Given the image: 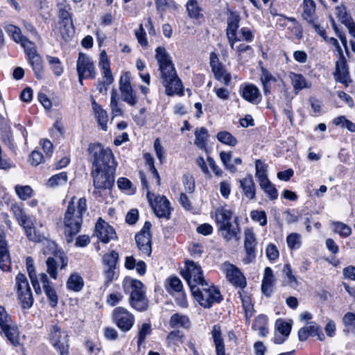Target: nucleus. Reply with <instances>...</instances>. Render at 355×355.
Instances as JSON below:
<instances>
[{
	"label": "nucleus",
	"mask_w": 355,
	"mask_h": 355,
	"mask_svg": "<svg viewBox=\"0 0 355 355\" xmlns=\"http://www.w3.org/2000/svg\"><path fill=\"white\" fill-rule=\"evenodd\" d=\"M216 138L220 142L232 147L235 146L238 144L236 138L227 131L218 132Z\"/></svg>",
	"instance_id": "45"
},
{
	"label": "nucleus",
	"mask_w": 355,
	"mask_h": 355,
	"mask_svg": "<svg viewBox=\"0 0 355 355\" xmlns=\"http://www.w3.org/2000/svg\"><path fill=\"white\" fill-rule=\"evenodd\" d=\"M68 181L67 172H61L51 176L47 181L46 185L49 188H55L64 186Z\"/></svg>",
	"instance_id": "41"
},
{
	"label": "nucleus",
	"mask_w": 355,
	"mask_h": 355,
	"mask_svg": "<svg viewBox=\"0 0 355 355\" xmlns=\"http://www.w3.org/2000/svg\"><path fill=\"white\" fill-rule=\"evenodd\" d=\"M241 19V16L238 12L234 11L229 12L227 17V28L225 32L232 49H234V44L236 42L245 40L250 42L254 40V35L248 27L241 28L239 31L241 35H237L236 31L239 27Z\"/></svg>",
	"instance_id": "4"
},
{
	"label": "nucleus",
	"mask_w": 355,
	"mask_h": 355,
	"mask_svg": "<svg viewBox=\"0 0 355 355\" xmlns=\"http://www.w3.org/2000/svg\"><path fill=\"white\" fill-rule=\"evenodd\" d=\"M125 267L128 270L136 269L137 273L144 275L146 271V265L144 261H139L136 262V259L132 256L126 257L125 260Z\"/></svg>",
	"instance_id": "40"
},
{
	"label": "nucleus",
	"mask_w": 355,
	"mask_h": 355,
	"mask_svg": "<svg viewBox=\"0 0 355 355\" xmlns=\"http://www.w3.org/2000/svg\"><path fill=\"white\" fill-rule=\"evenodd\" d=\"M98 67L107 83L112 84L114 81V78L110 69V62L105 51H102L100 53Z\"/></svg>",
	"instance_id": "24"
},
{
	"label": "nucleus",
	"mask_w": 355,
	"mask_h": 355,
	"mask_svg": "<svg viewBox=\"0 0 355 355\" xmlns=\"http://www.w3.org/2000/svg\"><path fill=\"white\" fill-rule=\"evenodd\" d=\"M220 158L227 170L230 171L231 173H235L236 171V168L232 164V155L231 152H220Z\"/></svg>",
	"instance_id": "56"
},
{
	"label": "nucleus",
	"mask_w": 355,
	"mask_h": 355,
	"mask_svg": "<svg viewBox=\"0 0 355 355\" xmlns=\"http://www.w3.org/2000/svg\"><path fill=\"white\" fill-rule=\"evenodd\" d=\"M88 152L92 161V175L96 189H109L114 182L117 165L112 150L99 144L89 146Z\"/></svg>",
	"instance_id": "1"
},
{
	"label": "nucleus",
	"mask_w": 355,
	"mask_h": 355,
	"mask_svg": "<svg viewBox=\"0 0 355 355\" xmlns=\"http://www.w3.org/2000/svg\"><path fill=\"white\" fill-rule=\"evenodd\" d=\"M333 123L335 125L339 126L342 128H346L352 132H355V123L349 120H347L344 116L336 117L333 120Z\"/></svg>",
	"instance_id": "52"
},
{
	"label": "nucleus",
	"mask_w": 355,
	"mask_h": 355,
	"mask_svg": "<svg viewBox=\"0 0 355 355\" xmlns=\"http://www.w3.org/2000/svg\"><path fill=\"white\" fill-rule=\"evenodd\" d=\"M119 90L121 99L130 106H135L138 103V96L136 91L132 87L130 83V73L124 72L119 80Z\"/></svg>",
	"instance_id": "13"
},
{
	"label": "nucleus",
	"mask_w": 355,
	"mask_h": 355,
	"mask_svg": "<svg viewBox=\"0 0 355 355\" xmlns=\"http://www.w3.org/2000/svg\"><path fill=\"white\" fill-rule=\"evenodd\" d=\"M333 229L336 233H338L343 237H347L352 234V228L341 222H334L333 223Z\"/></svg>",
	"instance_id": "60"
},
{
	"label": "nucleus",
	"mask_w": 355,
	"mask_h": 355,
	"mask_svg": "<svg viewBox=\"0 0 355 355\" xmlns=\"http://www.w3.org/2000/svg\"><path fill=\"white\" fill-rule=\"evenodd\" d=\"M83 278L78 272L71 273L66 282L67 289L75 293L80 292L83 289Z\"/></svg>",
	"instance_id": "30"
},
{
	"label": "nucleus",
	"mask_w": 355,
	"mask_h": 355,
	"mask_svg": "<svg viewBox=\"0 0 355 355\" xmlns=\"http://www.w3.org/2000/svg\"><path fill=\"white\" fill-rule=\"evenodd\" d=\"M335 15L339 19L340 22L347 28L349 31L354 28L355 23L354 22L351 15L347 12L346 8L344 5H340L336 7Z\"/></svg>",
	"instance_id": "29"
},
{
	"label": "nucleus",
	"mask_w": 355,
	"mask_h": 355,
	"mask_svg": "<svg viewBox=\"0 0 355 355\" xmlns=\"http://www.w3.org/2000/svg\"><path fill=\"white\" fill-rule=\"evenodd\" d=\"M240 186L243 190L244 196L249 200H252L255 197L256 187L251 175L240 180Z\"/></svg>",
	"instance_id": "28"
},
{
	"label": "nucleus",
	"mask_w": 355,
	"mask_h": 355,
	"mask_svg": "<svg viewBox=\"0 0 355 355\" xmlns=\"http://www.w3.org/2000/svg\"><path fill=\"white\" fill-rule=\"evenodd\" d=\"M169 325L173 329L182 328L189 329L191 326V322L189 318L179 313L173 314L169 319Z\"/></svg>",
	"instance_id": "27"
},
{
	"label": "nucleus",
	"mask_w": 355,
	"mask_h": 355,
	"mask_svg": "<svg viewBox=\"0 0 355 355\" xmlns=\"http://www.w3.org/2000/svg\"><path fill=\"white\" fill-rule=\"evenodd\" d=\"M151 223L146 221L141 231L135 235V241L141 253L150 256L152 252V236L150 232Z\"/></svg>",
	"instance_id": "15"
},
{
	"label": "nucleus",
	"mask_w": 355,
	"mask_h": 355,
	"mask_svg": "<svg viewBox=\"0 0 355 355\" xmlns=\"http://www.w3.org/2000/svg\"><path fill=\"white\" fill-rule=\"evenodd\" d=\"M113 320L117 327L123 331H129L135 322L132 314L123 307H117L114 310Z\"/></svg>",
	"instance_id": "16"
},
{
	"label": "nucleus",
	"mask_w": 355,
	"mask_h": 355,
	"mask_svg": "<svg viewBox=\"0 0 355 355\" xmlns=\"http://www.w3.org/2000/svg\"><path fill=\"white\" fill-rule=\"evenodd\" d=\"M76 69L78 75V82L82 85L84 79H94L96 76L94 61L85 53H79Z\"/></svg>",
	"instance_id": "9"
},
{
	"label": "nucleus",
	"mask_w": 355,
	"mask_h": 355,
	"mask_svg": "<svg viewBox=\"0 0 355 355\" xmlns=\"http://www.w3.org/2000/svg\"><path fill=\"white\" fill-rule=\"evenodd\" d=\"M220 269L227 280L234 286L243 289L247 284L246 279L240 269L229 261L221 264Z\"/></svg>",
	"instance_id": "10"
},
{
	"label": "nucleus",
	"mask_w": 355,
	"mask_h": 355,
	"mask_svg": "<svg viewBox=\"0 0 355 355\" xmlns=\"http://www.w3.org/2000/svg\"><path fill=\"white\" fill-rule=\"evenodd\" d=\"M118 259L119 254L113 250L103 256V262L105 267H116Z\"/></svg>",
	"instance_id": "63"
},
{
	"label": "nucleus",
	"mask_w": 355,
	"mask_h": 355,
	"mask_svg": "<svg viewBox=\"0 0 355 355\" xmlns=\"http://www.w3.org/2000/svg\"><path fill=\"white\" fill-rule=\"evenodd\" d=\"M59 25L60 32L63 40L67 41L74 33L72 20L59 22Z\"/></svg>",
	"instance_id": "44"
},
{
	"label": "nucleus",
	"mask_w": 355,
	"mask_h": 355,
	"mask_svg": "<svg viewBox=\"0 0 355 355\" xmlns=\"http://www.w3.org/2000/svg\"><path fill=\"white\" fill-rule=\"evenodd\" d=\"M259 186L270 200H273L277 198L278 191L270 180L261 184Z\"/></svg>",
	"instance_id": "53"
},
{
	"label": "nucleus",
	"mask_w": 355,
	"mask_h": 355,
	"mask_svg": "<svg viewBox=\"0 0 355 355\" xmlns=\"http://www.w3.org/2000/svg\"><path fill=\"white\" fill-rule=\"evenodd\" d=\"M194 144L201 150H206L209 134L207 128L202 127L195 130Z\"/></svg>",
	"instance_id": "39"
},
{
	"label": "nucleus",
	"mask_w": 355,
	"mask_h": 355,
	"mask_svg": "<svg viewBox=\"0 0 355 355\" xmlns=\"http://www.w3.org/2000/svg\"><path fill=\"white\" fill-rule=\"evenodd\" d=\"M303 12L302 17L307 22H313L315 19V12L316 4L313 0H303L302 3Z\"/></svg>",
	"instance_id": "38"
},
{
	"label": "nucleus",
	"mask_w": 355,
	"mask_h": 355,
	"mask_svg": "<svg viewBox=\"0 0 355 355\" xmlns=\"http://www.w3.org/2000/svg\"><path fill=\"white\" fill-rule=\"evenodd\" d=\"M18 300L22 309H28L33 304V293L24 274L19 273L15 277Z\"/></svg>",
	"instance_id": "7"
},
{
	"label": "nucleus",
	"mask_w": 355,
	"mask_h": 355,
	"mask_svg": "<svg viewBox=\"0 0 355 355\" xmlns=\"http://www.w3.org/2000/svg\"><path fill=\"white\" fill-rule=\"evenodd\" d=\"M28 57V63L32 67L35 75L37 79H41L43 74L42 59L38 53L30 54Z\"/></svg>",
	"instance_id": "34"
},
{
	"label": "nucleus",
	"mask_w": 355,
	"mask_h": 355,
	"mask_svg": "<svg viewBox=\"0 0 355 355\" xmlns=\"http://www.w3.org/2000/svg\"><path fill=\"white\" fill-rule=\"evenodd\" d=\"M11 261L4 237L0 234V268L3 271L10 269Z\"/></svg>",
	"instance_id": "25"
},
{
	"label": "nucleus",
	"mask_w": 355,
	"mask_h": 355,
	"mask_svg": "<svg viewBox=\"0 0 355 355\" xmlns=\"http://www.w3.org/2000/svg\"><path fill=\"white\" fill-rule=\"evenodd\" d=\"M209 59L210 66L215 78L225 85L228 86L231 81V75L219 62L217 54L214 52H211Z\"/></svg>",
	"instance_id": "17"
},
{
	"label": "nucleus",
	"mask_w": 355,
	"mask_h": 355,
	"mask_svg": "<svg viewBox=\"0 0 355 355\" xmlns=\"http://www.w3.org/2000/svg\"><path fill=\"white\" fill-rule=\"evenodd\" d=\"M288 76L295 94L312 87V83L308 81L302 74L290 72Z\"/></svg>",
	"instance_id": "23"
},
{
	"label": "nucleus",
	"mask_w": 355,
	"mask_h": 355,
	"mask_svg": "<svg viewBox=\"0 0 355 355\" xmlns=\"http://www.w3.org/2000/svg\"><path fill=\"white\" fill-rule=\"evenodd\" d=\"M240 298L242 302L243 307L245 312L246 318L252 316V311L253 309L251 300L249 295L243 291L239 292Z\"/></svg>",
	"instance_id": "55"
},
{
	"label": "nucleus",
	"mask_w": 355,
	"mask_h": 355,
	"mask_svg": "<svg viewBox=\"0 0 355 355\" xmlns=\"http://www.w3.org/2000/svg\"><path fill=\"white\" fill-rule=\"evenodd\" d=\"M46 59L54 74L57 76H61L63 73V67L60 59L57 57H53L51 55H47Z\"/></svg>",
	"instance_id": "58"
},
{
	"label": "nucleus",
	"mask_w": 355,
	"mask_h": 355,
	"mask_svg": "<svg viewBox=\"0 0 355 355\" xmlns=\"http://www.w3.org/2000/svg\"><path fill=\"white\" fill-rule=\"evenodd\" d=\"M240 94L247 101L257 105L261 101V94L259 88L252 84H249L241 87Z\"/></svg>",
	"instance_id": "22"
},
{
	"label": "nucleus",
	"mask_w": 355,
	"mask_h": 355,
	"mask_svg": "<svg viewBox=\"0 0 355 355\" xmlns=\"http://www.w3.org/2000/svg\"><path fill=\"white\" fill-rule=\"evenodd\" d=\"M155 58L160 71L159 80L165 87L167 96L183 95V85L178 76L174 64L165 48L158 46L155 49Z\"/></svg>",
	"instance_id": "2"
},
{
	"label": "nucleus",
	"mask_w": 355,
	"mask_h": 355,
	"mask_svg": "<svg viewBox=\"0 0 355 355\" xmlns=\"http://www.w3.org/2000/svg\"><path fill=\"white\" fill-rule=\"evenodd\" d=\"M187 270L184 274L191 291L193 287L207 286V283L203 277L201 267L193 261L186 262Z\"/></svg>",
	"instance_id": "11"
},
{
	"label": "nucleus",
	"mask_w": 355,
	"mask_h": 355,
	"mask_svg": "<svg viewBox=\"0 0 355 355\" xmlns=\"http://www.w3.org/2000/svg\"><path fill=\"white\" fill-rule=\"evenodd\" d=\"M184 334L179 329H174L169 332L166 338V341L169 346H179L183 343Z\"/></svg>",
	"instance_id": "42"
},
{
	"label": "nucleus",
	"mask_w": 355,
	"mask_h": 355,
	"mask_svg": "<svg viewBox=\"0 0 355 355\" xmlns=\"http://www.w3.org/2000/svg\"><path fill=\"white\" fill-rule=\"evenodd\" d=\"M221 236L227 241L232 239H239V234L240 233V228L239 224L235 223H230L227 225H224L218 229Z\"/></svg>",
	"instance_id": "26"
},
{
	"label": "nucleus",
	"mask_w": 355,
	"mask_h": 355,
	"mask_svg": "<svg viewBox=\"0 0 355 355\" xmlns=\"http://www.w3.org/2000/svg\"><path fill=\"white\" fill-rule=\"evenodd\" d=\"M144 158L146 161V164L148 166L149 171L151 172L153 177L155 178L157 184L159 185L161 179L157 170L155 167L154 159L153 157L150 154L146 153L144 155Z\"/></svg>",
	"instance_id": "61"
},
{
	"label": "nucleus",
	"mask_w": 355,
	"mask_h": 355,
	"mask_svg": "<svg viewBox=\"0 0 355 355\" xmlns=\"http://www.w3.org/2000/svg\"><path fill=\"white\" fill-rule=\"evenodd\" d=\"M336 81L348 85L349 81V73L346 59L343 53L339 55L338 60L336 62V71L334 73Z\"/></svg>",
	"instance_id": "20"
},
{
	"label": "nucleus",
	"mask_w": 355,
	"mask_h": 355,
	"mask_svg": "<svg viewBox=\"0 0 355 355\" xmlns=\"http://www.w3.org/2000/svg\"><path fill=\"white\" fill-rule=\"evenodd\" d=\"M317 336L318 340H324V335L321 331L320 327L313 322L306 324L298 331V338L300 341L306 340L309 336Z\"/></svg>",
	"instance_id": "21"
},
{
	"label": "nucleus",
	"mask_w": 355,
	"mask_h": 355,
	"mask_svg": "<svg viewBox=\"0 0 355 355\" xmlns=\"http://www.w3.org/2000/svg\"><path fill=\"white\" fill-rule=\"evenodd\" d=\"M118 187L129 194H133L135 192V188L132 187V184L126 178H119L117 180Z\"/></svg>",
	"instance_id": "62"
},
{
	"label": "nucleus",
	"mask_w": 355,
	"mask_h": 355,
	"mask_svg": "<svg viewBox=\"0 0 355 355\" xmlns=\"http://www.w3.org/2000/svg\"><path fill=\"white\" fill-rule=\"evenodd\" d=\"M286 243L290 250H297L302 244V236L298 233H291L286 237Z\"/></svg>",
	"instance_id": "51"
},
{
	"label": "nucleus",
	"mask_w": 355,
	"mask_h": 355,
	"mask_svg": "<svg viewBox=\"0 0 355 355\" xmlns=\"http://www.w3.org/2000/svg\"><path fill=\"white\" fill-rule=\"evenodd\" d=\"M166 290L168 293H175L176 294L182 291V284L181 280L177 277H168L166 280Z\"/></svg>",
	"instance_id": "46"
},
{
	"label": "nucleus",
	"mask_w": 355,
	"mask_h": 355,
	"mask_svg": "<svg viewBox=\"0 0 355 355\" xmlns=\"http://www.w3.org/2000/svg\"><path fill=\"white\" fill-rule=\"evenodd\" d=\"M260 81L263 86L264 94H270L271 84L277 82V78L266 68H261Z\"/></svg>",
	"instance_id": "33"
},
{
	"label": "nucleus",
	"mask_w": 355,
	"mask_h": 355,
	"mask_svg": "<svg viewBox=\"0 0 355 355\" xmlns=\"http://www.w3.org/2000/svg\"><path fill=\"white\" fill-rule=\"evenodd\" d=\"M15 190L18 197L22 200L31 198L33 194V189L28 185L21 186L17 184L15 186Z\"/></svg>",
	"instance_id": "54"
},
{
	"label": "nucleus",
	"mask_w": 355,
	"mask_h": 355,
	"mask_svg": "<svg viewBox=\"0 0 355 355\" xmlns=\"http://www.w3.org/2000/svg\"><path fill=\"white\" fill-rule=\"evenodd\" d=\"M58 7L59 22L71 20V15L69 12L71 6L65 0L58 3Z\"/></svg>",
	"instance_id": "43"
},
{
	"label": "nucleus",
	"mask_w": 355,
	"mask_h": 355,
	"mask_svg": "<svg viewBox=\"0 0 355 355\" xmlns=\"http://www.w3.org/2000/svg\"><path fill=\"white\" fill-rule=\"evenodd\" d=\"M187 9L189 15L195 19H199L202 17L201 8L196 0H188L187 3Z\"/></svg>",
	"instance_id": "49"
},
{
	"label": "nucleus",
	"mask_w": 355,
	"mask_h": 355,
	"mask_svg": "<svg viewBox=\"0 0 355 355\" xmlns=\"http://www.w3.org/2000/svg\"><path fill=\"white\" fill-rule=\"evenodd\" d=\"M274 281L272 270L270 267H266L264 270L263 278L261 282V291L266 295L270 296L272 293Z\"/></svg>",
	"instance_id": "32"
},
{
	"label": "nucleus",
	"mask_w": 355,
	"mask_h": 355,
	"mask_svg": "<svg viewBox=\"0 0 355 355\" xmlns=\"http://www.w3.org/2000/svg\"><path fill=\"white\" fill-rule=\"evenodd\" d=\"M343 323L345 327H348L349 329L355 335V314L353 313H347L343 318Z\"/></svg>",
	"instance_id": "64"
},
{
	"label": "nucleus",
	"mask_w": 355,
	"mask_h": 355,
	"mask_svg": "<svg viewBox=\"0 0 355 355\" xmlns=\"http://www.w3.org/2000/svg\"><path fill=\"white\" fill-rule=\"evenodd\" d=\"M147 199L153 208L154 213L159 218L168 219L171 215L170 202L164 196H158L154 198V194L148 191Z\"/></svg>",
	"instance_id": "14"
},
{
	"label": "nucleus",
	"mask_w": 355,
	"mask_h": 355,
	"mask_svg": "<svg viewBox=\"0 0 355 355\" xmlns=\"http://www.w3.org/2000/svg\"><path fill=\"white\" fill-rule=\"evenodd\" d=\"M26 264L27 271L31 279L32 285L33 288L37 294L42 293V289L40 288V284L38 282V279L36 275V272L35 271L34 266H33V260L31 257H28L26 259Z\"/></svg>",
	"instance_id": "37"
},
{
	"label": "nucleus",
	"mask_w": 355,
	"mask_h": 355,
	"mask_svg": "<svg viewBox=\"0 0 355 355\" xmlns=\"http://www.w3.org/2000/svg\"><path fill=\"white\" fill-rule=\"evenodd\" d=\"M0 328L12 345L17 346L19 343L17 326L1 305H0Z\"/></svg>",
	"instance_id": "8"
},
{
	"label": "nucleus",
	"mask_w": 355,
	"mask_h": 355,
	"mask_svg": "<svg viewBox=\"0 0 355 355\" xmlns=\"http://www.w3.org/2000/svg\"><path fill=\"white\" fill-rule=\"evenodd\" d=\"M68 336L58 325H53L49 332V340L52 345L60 353V355H68Z\"/></svg>",
	"instance_id": "12"
},
{
	"label": "nucleus",
	"mask_w": 355,
	"mask_h": 355,
	"mask_svg": "<svg viewBox=\"0 0 355 355\" xmlns=\"http://www.w3.org/2000/svg\"><path fill=\"white\" fill-rule=\"evenodd\" d=\"M4 28L6 33L12 37L16 43L19 44L22 39L25 37V36L21 34V29L16 26L7 24L5 26Z\"/></svg>",
	"instance_id": "50"
},
{
	"label": "nucleus",
	"mask_w": 355,
	"mask_h": 355,
	"mask_svg": "<svg viewBox=\"0 0 355 355\" xmlns=\"http://www.w3.org/2000/svg\"><path fill=\"white\" fill-rule=\"evenodd\" d=\"M134 33L139 45L144 49H148V42L147 39V34L142 24H139V28L135 30Z\"/></svg>",
	"instance_id": "47"
},
{
	"label": "nucleus",
	"mask_w": 355,
	"mask_h": 355,
	"mask_svg": "<svg viewBox=\"0 0 355 355\" xmlns=\"http://www.w3.org/2000/svg\"><path fill=\"white\" fill-rule=\"evenodd\" d=\"M232 214L233 212L230 209H227L225 207L218 208L215 212V218L218 229L232 223L231 219Z\"/></svg>",
	"instance_id": "31"
},
{
	"label": "nucleus",
	"mask_w": 355,
	"mask_h": 355,
	"mask_svg": "<svg viewBox=\"0 0 355 355\" xmlns=\"http://www.w3.org/2000/svg\"><path fill=\"white\" fill-rule=\"evenodd\" d=\"M125 292L130 293V305L137 311H146L148 308V300L146 297V289L143 283L135 279H125L123 282Z\"/></svg>",
	"instance_id": "5"
},
{
	"label": "nucleus",
	"mask_w": 355,
	"mask_h": 355,
	"mask_svg": "<svg viewBox=\"0 0 355 355\" xmlns=\"http://www.w3.org/2000/svg\"><path fill=\"white\" fill-rule=\"evenodd\" d=\"M244 248L245 250V257L243 259L245 264L252 263L256 257L255 248L257 246V240L255 234L252 229H246L244 232Z\"/></svg>",
	"instance_id": "19"
},
{
	"label": "nucleus",
	"mask_w": 355,
	"mask_h": 355,
	"mask_svg": "<svg viewBox=\"0 0 355 355\" xmlns=\"http://www.w3.org/2000/svg\"><path fill=\"white\" fill-rule=\"evenodd\" d=\"M110 108L112 113L114 116H120L122 114V110L120 108L119 100L117 98L116 90L114 88H113L111 91Z\"/></svg>",
	"instance_id": "59"
},
{
	"label": "nucleus",
	"mask_w": 355,
	"mask_h": 355,
	"mask_svg": "<svg viewBox=\"0 0 355 355\" xmlns=\"http://www.w3.org/2000/svg\"><path fill=\"white\" fill-rule=\"evenodd\" d=\"M193 297L205 308H209L215 302H220L222 297L219 291L214 286L193 287L191 291Z\"/></svg>",
	"instance_id": "6"
},
{
	"label": "nucleus",
	"mask_w": 355,
	"mask_h": 355,
	"mask_svg": "<svg viewBox=\"0 0 355 355\" xmlns=\"http://www.w3.org/2000/svg\"><path fill=\"white\" fill-rule=\"evenodd\" d=\"M211 334L215 344L216 355L225 354V344L221 336L220 327L218 325H214Z\"/></svg>",
	"instance_id": "36"
},
{
	"label": "nucleus",
	"mask_w": 355,
	"mask_h": 355,
	"mask_svg": "<svg viewBox=\"0 0 355 355\" xmlns=\"http://www.w3.org/2000/svg\"><path fill=\"white\" fill-rule=\"evenodd\" d=\"M267 318L266 316L260 315L257 317L252 325V329L259 331V335L260 336H265L268 333V330L266 327Z\"/></svg>",
	"instance_id": "48"
},
{
	"label": "nucleus",
	"mask_w": 355,
	"mask_h": 355,
	"mask_svg": "<svg viewBox=\"0 0 355 355\" xmlns=\"http://www.w3.org/2000/svg\"><path fill=\"white\" fill-rule=\"evenodd\" d=\"M92 108L95 113L96 119L101 126V129L104 131L107 130V121L108 116L105 110L102 109L101 106L99 105L96 101L92 102Z\"/></svg>",
	"instance_id": "35"
},
{
	"label": "nucleus",
	"mask_w": 355,
	"mask_h": 355,
	"mask_svg": "<svg viewBox=\"0 0 355 355\" xmlns=\"http://www.w3.org/2000/svg\"><path fill=\"white\" fill-rule=\"evenodd\" d=\"M11 210L14 214V216L17 220L20 225L31 220V218L26 214L24 210L19 205H12Z\"/></svg>",
	"instance_id": "57"
},
{
	"label": "nucleus",
	"mask_w": 355,
	"mask_h": 355,
	"mask_svg": "<svg viewBox=\"0 0 355 355\" xmlns=\"http://www.w3.org/2000/svg\"><path fill=\"white\" fill-rule=\"evenodd\" d=\"M87 209L85 198L76 199L75 196H73L68 202L62 220L64 234L67 243L72 242L73 237L80 232L83 223V216Z\"/></svg>",
	"instance_id": "3"
},
{
	"label": "nucleus",
	"mask_w": 355,
	"mask_h": 355,
	"mask_svg": "<svg viewBox=\"0 0 355 355\" xmlns=\"http://www.w3.org/2000/svg\"><path fill=\"white\" fill-rule=\"evenodd\" d=\"M94 235L104 243L117 239L114 229L101 218L96 223Z\"/></svg>",
	"instance_id": "18"
}]
</instances>
